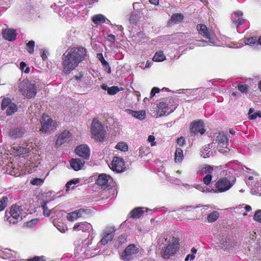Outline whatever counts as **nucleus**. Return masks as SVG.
<instances>
[{
    "label": "nucleus",
    "mask_w": 261,
    "mask_h": 261,
    "mask_svg": "<svg viewBox=\"0 0 261 261\" xmlns=\"http://www.w3.org/2000/svg\"><path fill=\"white\" fill-rule=\"evenodd\" d=\"M87 57L86 49L83 47L71 48L65 55L63 62V72L69 74L78 66Z\"/></svg>",
    "instance_id": "nucleus-1"
},
{
    "label": "nucleus",
    "mask_w": 261,
    "mask_h": 261,
    "mask_svg": "<svg viewBox=\"0 0 261 261\" xmlns=\"http://www.w3.org/2000/svg\"><path fill=\"white\" fill-rule=\"evenodd\" d=\"M165 241L166 243H163V246L161 249V255L164 259H168L171 256H173L179 248V243L176 238L174 237H170L169 238L162 239V241Z\"/></svg>",
    "instance_id": "nucleus-2"
},
{
    "label": "nucleus",
    "mask_w": 261,
    "mask_h": 261,
    "mask_svg": "<svg viewBox=\"0 0 261 261\" xmlns=\"http://www.w3.org/2000/svg\"><path fill=\"white\" fill-rule=\"evenodd\" d=\"M197 30L198 33L204 37L205 39L196 41L195 45L197 46H205L204 44L206 43L207 45H216V39L214 34L210 33V30L207 27L202 24H198L197 25Z\"/></svg>",
    "instance_id": "nucleus-3"
},
{
    "label": "nucleus",
    "mask_w": 261,
    "mask_h": 261,
    "mask_svg": "<svg viewBox=\"0 0 261 261\" xmlns=\"http://www.w3.org/2000/svg\"><path fill=\"white\" fill-rule=\"evenodd\" d=\"M92 137L99 142L104 140L106 135V130L101 123L96 118L93 119L91 127Z\"/></svg>",
    "instance_id": "nucleus-4"
},
{
    "label": "nucleus",
    "mask_w": 261,
    "mask_h": 261,
    "mask_svg": "<svg viewBox=\"0 0 261 261\" xmlns=\"http://www.w3.org/2000/svg\"><path fill=\"white\" fill-rule=\"evenodd\" d=\"M10 216L6 215L5 217L10 224H15L18 220H22L25 217V213L23 212L21 206L14 205L12 206L10 212Z\"/></svg>",
    "instance_id": "nucleus-5"
},
{
    "label": "nucleus",
    "mask_w": 261,
    "mask_h": 261,
    "mask_svg": "<svg viewBox=\"0 0 261 261\" xmlns=\"http://www.w3.org/2000/svg\"><path fill=\"white\" fill-rule=\"evenodd\" d=\"M20 91L28 98L34 97L37 94V89L34 84L23 81L20 86Z\"/></svg>",
    "instance_id": "nucleus-6"
},
{
    "label": "nucleus",
    "mask_w": 261,
    "mask_h": 261,
    "mask_svg": "<svg viewBox=\"0 0 261 261\" xmlns=\"http://www.w3.org/2000/svg\"><path fill=\"white\" fill-rule=\"evenodd\" d=\"M40 123L41 124V128L40 131L43 133H50V132L54 131L56 128V122L47 115L43 114L40 119Z\"/></svg>",
    "instance_id": "nucleus-7"
},
{
    "label": "nucleus",
    "mask_w": 261,
    "mask_h": 261,
    "mask_svg": "<svg viewBox=\"0 0 261 261\" xmlns=\"http://www.w3.org/2000/svg\"><path fill=\"white\" fill-rule=\"evenodd\" d=\"M1 108L3 110H6L7 115H11L17 111L16 105L12 102L10 98H4L2 102Z\"/></svg>",
    "instance_id": "nucleus-8"
},
{
    "label": "nucleus",
    "mask_w": 261,
    "mask_h": 261,
    "mask_svg": "<svg viewBox=\"0 0 261 261\" xmlns=\"http://www.w3.org/2000/svg\"><path fill=\"white\" fill-rule=\"evenodd\" d=\"M138 252L139 249L135 245H129L122 253L121 258L124 261H129Z\"/></svg>",
    "instance_id": "nucleus-9"
},
{
    "label": "nucleus",
    "mask_w": 261,
    "mask_h": 261,
    "mask_svg": "<svg viewBox=\"0 0 261 261\" xmlns=\"http://www.w3.org/2000/svg\"><path fill=\"white\" fill-rule=\"evenodd\" d=\"M218 149L221 151V148H226L228 145V138L227 136L223 133H219L217 135L212 143Z\"/></svg>",
    "instance_id": "nucleus-10"
},
{
    "label": "nucleus",
    "mask_w": 261,
    "mask_h": 261,
    "mask_svg": "<svg viewBox=\"0 0 261 261\" xmlns=\"http://www.w3.org/2000/svg\"><path fill=\"white\" fill-rule=\"evenodd\" d=\"M234 181L230 182L227 178L224 177L218 180L216 184L217 190L223 192L229 190L234 184Z\"/></svg>",
    "instance_id": "nucleus-11"
},
{
    "label": "nucleus",
    "mask_w": 261,
    "mask_h": 261,
    "mask_svg": "<svg viewBox=\"0 0 261 261\" xmlns=\"http://www.w3.org/2000/svg\"><path fill=\"white\" fill-rule=\"evenodd\" d=\"M109 167L114 171L118 173L121 172L124 169V161L122 158L114 157Z\"/></svg>",
    "instance_id": "nucleus-12"
},
{
    "label": "nucleus",
    "mask_w": 261,
    "mask_h": 261,
    "mask_svg": "<svg viewBox=\"0 0 261 261\" xmlns=\"http://www.w3.org/2000/svg\"><path fill=\"white\" fill-rule=\"evenodd\" d=\"M176 108V105H169L166 102H161L159 105V112L160 113V115L162 116L164 115H168L173 112Z\"/></svg>",
    "instance_id": "nucleus-13"
},
{
    "label": "nucleus",
    "mask_w": 261,
    "mask_h": 261,
    "mask_svg": "<svg viewBox=\"0 0 261 261\" xmlns=\"http://www.w3.org/2000/svg\"><path fill=\"white\" fill-rule=\"evenodd\" d=\"M76 153L85 159L88 160L90 154V150L88 145L82 144L78 146L75 150Z\"/></svg>",
    "instance_id": "nucleus-14"
},
{
    "label": "nucleus",
    "mask_w": 261,
    "mask_h": 261,
    "mask_svg": "<svg viewBox=\"0 0 261 261\" xmlns=\"http://www.w3.org/2000/svg\"><path fill=\"white\" fill-rule=\"evenodd\" d=\"M115 231L114 228L106 229L103 232V237L100 241V243L105 245L109 242L112 241L115 235Z\"/></svg>",
    "instance_id": "nucleus-15"
},
{
    "label": "nucleus",
    "mask_w": 261,
    "mask_h": 261,
    "mask_svg": "<svg viewBox=\"0 0 261 261\" xmlns=\"http://www.w3.org/2000/svg\"><path fill=\"white\" fill-rule=\"evenodd\" d=\"M191 133L196 134L200 133V134H203L205 130L204 128V123L202 121L198 120L194 122L192 124V127L191 128Z\"/></svg>",
    "instance_id": "nucleus-16"
},
{
    "label": "nucleus",
    "mask_w": 261,
    "mask_h": 261,
    "mask_svg": "<svg viewBox=\"0 0 261 261\" xmlns=\"http://www.w3.org/2000/svg\"><path fill=\"white\" fill-rule=\"evenodd\" d=\"M73 229L74 231H82L83 232H89L92 229L91 224L87 222H82L80 223H76Z\"/></svg>",
    "instance_id": "nucleus-17"
},
{
    "label": "nucleus",
    "mask_w": 261,
    "mask_h": 261,
    "mask_svg": "<svg viewBox=\"0 0 261 261\" xmlns=\"http://www.w3.org/2000/svg\"><path fill=\"white\" fill-rule=\"evenodd\" d=\"M243 13L241 11H237L231 16L232 22L237 26L242 25L246 22V20L243 18Z\"/></svg>",
    "instance_id": "nucleus-18"
},
{
    "label": "nucleus",
    "mask_w": 261,
    "mask_h": 261,
    "mask_svg": "<svg viewBox=\"0 0 261 261\" xmlns=\"http://www.w3.org/2000/svg\"><path fill=\"white\" fill-rule=\"evenodd\" d=\"M213 145L212 143L205 145L201 150V156L204 158H209L211 156H214L216 152V151L213 149Z\"/></svg>",
    "instance_id": "nucleus-19"
},
{
    "label": "nucleus",
    "mask_w": 261,
    "mask_h": 261,
    "mask_svg": "<svg viewBox=\"0 0 261 261\" xmlns=\"http://www.w3.org/2000/svg\"><path fill=\"white\" fill-rule=\"evenodd\" d=\"M87 210L81 208L79 210L68 213L67 215V219L70 221H73L82 217L84 213H86Z\"/></svg>",
    "instance_id": "nucleus-20"
},
{
    "label": "nucleus",
    "mask_w": 261,
    "mask_h": 261,
    "mask_svg": "<svg viewBox=\"0 0 261 261\" xmlns=\"http://www.w3.org/2000/svg\"><path fill=\"white\" fill-rule=\"evenodd\" d=\"M71 136V134L69 130H64L59 136L56 142V146H60L67 142Z\"/></svg>",
    "instance_id": "nucleus-21"
},
{
    "label": "nucleus",
    "mask_w": 261,
    "mask_h": 261,
    "mask_svg": "<svg viewBox=\"0 0 261 261\" xmlns=\"http://www.w3.org/2000/svg\"><path fill=\"white\" fill-rule=\"evenodd\" d=\"M85 162L80 159H72L70 162L71 167L75 171H79L83 168Z\"/></svg>",
    "instance_id": "nucleus-22"
},
{
    "label": "nucleus",
    "mask_w": 261,
    "mask_h": 261,
    "mask_svg": "<svg viewBox=\"0 0 261 261\" xmlns=\"http://www.w3.org/2000/svg\"><path fill=\"white\" fill-rule=\"evenodd\" d=\"M110 177V176L107 174H101L98 175L96 183L102 188L107 187L109 185L108 180Z\"/></svg>",
    "instance_id": "nucleus-23"
},
{
    "label": "nucleus",
    "mask_w": 261,
    "mask_h": 261,
    "mask_svg": "<svg viewBox=\"0 0 261 261\" xmlns=\"http://www.w3.org/2000/svg\"><path fill=\"white\" fill-rule=\"evenodd\" d=\"M3 35L5 39L13 41L16 38L17 34L15 30L6 29L3 31Z\"/></svg>",
    "instance_id": "nucleus-24"
},
{
    "label": "nucleus",
    "mask_w": 261,
    "mask_h": 261,
    "mask_svg": "<svg viewBox=\"0 0 261 261\" xmlns=\"http://www.w3.org/2000/svg\"><path fill=\"white\" fill-rule=\"evenodd\" d=\"M25 130L22 128L17 127L11 129L9 132V136L12 138H18L23 136L24 134Z\"/></svg>",
    "instance_id": "nucleus-25"
},
{
    "label": "nucleus",
    "mask_w": 261,
    "mask_h": 261,
    "mask_svg": "<svg viewBox=\"0 0 261 261\" xmlns=\"http://www.w3.org/2000/svg\"><path fill=\"white\" fill-rule=\"evenodd\" d=\"M96 57L100 61L104 70L108 73H110L111 67L109 63L105 60L103 55L101 53H98L97 54Z\"/></svg>",
    "instance_id": "nucleus-26"
},
{
    "label": "nucleus",
    "mask_w": 261,
    "mask_h": 261,
    "mask_svg": "<svg viewBox=\"0 0 261 261\" xmlns=\"http://www.w3.org/2000/svg\"><path fill=\"white\" fill-rule=\"evenodd\" d=\"M29 144L27 143L26 147L23 146H14L13 147V152L19 153V155H25L27 154L31 151L30 147H28Z\"/></svg>",
    "instance_id": "nucleus-27"
},
{
    "label": "nucleus",
    "mask_w": 261,
    "mask_h": 261,
    "mask_svg": "<svg viewBox=\"0 0 261 261\" xmlns=\"http://www.w3.org/2000/svg\"><path fill=\"white\" fill-rule=\"evenodd\" d=\"M126 111L132 115V116L140 120H142L145 118L146 113L144 111H134L130 110H126Z\"/></svg>",
    "instance_id": "nucleus-28"
},
{
    "label": "nucleus",
    "mask_w": 261,
    "mask_h": 261,
    "mask_svg": "<svg viewBox=\"0 0 261 261\" xmlns=\"http://www.w3.org/2000/svg\"><path fill=\"white\" fill-rule=\"evenodd\" d=\"M106 19V17L101 14L94 15L91 17L92 21L96 25H100L103 23Z\"/></svg>",
    "instance_id": "nucleus-29"
},
{
    "label": "nucleus",
    "mask_w": 261,
    "mask_h": 261,
    "mask_svg": "<svg viewBox=\"0 0 261 261\" xmlns=\"http://www.w3.org/2000/svg\"><path fill=\"white\" fill-rule=\"evenodd\" d=\"M64 11L65 13L64 14L63 13H61V12H59L60 15L64 16L66 14H67V16L71 17L74 15H77V11L71 6L66 7L64 9Z\"/></svg>",
    "instance_id": "nucleus-30"
},
{
    "label": "nucleus",
    "mask_w": 261,
    "mask_h": 261,
    "mask_svg": "<svg viewBox=\"0 0 261 261\" xmlns=\"http://www.w3.org/2000/svg\"><path fill=\"white\" fill-rule=\"evenodd\" d=\"M184 18V16L181 13H175L173 14L169 20V25L176 24L182 21Z\"/></svg>",
    "instance_id": "nucleus-31"
},
{
    "label": "nucleus",
    "mask_w": 261,
    "mask_h": 261,
    "mask_svg": "<svg viewBox=\"0 0 261 261\" xmlns=\"http://www.w3.org/2000/svg\"><path fill=\"white\" fill-rule=\"evenodd\" d=\"M145 208L144 207H136L133 210L129 213L130 217L133 218H139L143 214L144 211L142 209Z\"/></svg>",
    "instance_id": "nucleus-32"
},
{
    "label": "nucleus",
    "mask_w": 261,
    "mask_h": 261,
    "mask_svg": "<svg viewBox=\"0 0 261 261\" xmlns=\"http://www.w3.org/2000/svg\"><path fill=\"white\" fill-rule=\"evenodd\" d=\"M184 159L183 151L180 148H177L175 152V163H181Z\"/></svg>",
    "instance_id": "nucleus-33"
},
{
    "label": "nucleus",
    "mask_w": 261,
    "mask_h": 261,
    "mask_svg": "<svg viewBox=\"0 0 261 261\" xmlns=\"http://www.w3.org/2000/svg\"><path fill=\"white\" fill-rule=\"evenodd\" d=\"M213 171V167L209 165H207L199 169L198 172L201 175H204L205 174L211 173Z\"/></svg>",
    "instance_id": "nucleus-34"
},
{
    "label": "nucleus",
    "mask_w": 261,
    "mask_h": 261,
    "mask_svg": "<svg viewBox=\"0 0 261 261\" xmlns=\"http://www.w3.org/2000/svg\"><path fill=\"white\" fill-rule=\"evenodd\" d=\"M219 216V213L217 211H214L207 216V221L210 223L214 222L218 218Z\"/></svg>",
    "instance_id": "nucleus-35"
},
{
    "label": "nucleus",
    "mask_w": 261,
    "mask_h": 261,
    "mask_svg": "<svg viewBox=\"0 0 261 261\" xmlns=\"http://www.w3.org/2000/svg\"><path fill=\"white\" fill-rule=\"evenodd\" d=\"M165 56L163 51H159L156 53L153 57V60L155 62L163 61L165 59Z\"/></svg>",
    "instance_id": "nucleus-36"
},
{
    "label": "nucleus",
    "mask_w": 261,
    "mask_h": 261,
    "mask_svg": "<svg viewBox=\"0 0 261 261\" xmlns=\"http://www.w3.org/2000/svg\"><path fill=\"white\" fill-rule=\"evenodd\" d=\"M115 148L122 151H126L128 150V145L124 142H120L116 144Z\"/></svg>",
    "instance_id": "nucleus-37"
},
{
    "label": "nucleus",
    "mask_w": 261,
    "mask_h": 261,
    "mask_svg": "<svg viewBox=\"0 0 261 261\" xmlns=\"http://www.w3.org/2000/svg\"><path fill=\"white\" fill-rule=\"evenodd\" d=\"M47 202H45L43 205H42V207L43 210V215L45 217H48L51 213H54V209L53 208L51 210H49L48 207L47 206Z\"/></svg>",
    "instance_id": "nucleus-38"
},
{
    "label": "nucleus",
    "mask_w": 261,
    "mask_h": 261,
    "mask_svg": "<svg viewBox=\"0 0 261 261\" xmlns=\"http://www.w3.org/2000/svg\"><path fill=\"white\" fill-rule=\"evenodd\" d=\"M8 199L6 196L0 198V211L4 210L7 206Z\"/></svg>",
    "instance_id": "nucleus-39"
},
{
    "label": "nucleus",
    "mask_w": 261,
    "mask_h": 261,
    "mask_svg": "<svg viewBox=\"0 0 261 261\" xmlns=\"http://www.w3.org/2000/svg\"><path fill=\"white\" fill-rule=\"evenodd\" d=\"M80 180L78 178L72 179L67 182L66 184V191H68L70 190V186L72 185H76L79 183Z\"/></svg>",
    "instance_id": "nucleus-40"
},
{
    "label": "nucleus",
    "mask_w": 261,
    "mask_h": 261,
    "mask_svg": "<svg viewBox=\"0 0 261 261\" xmlns=\"http://www.w3.org/2000/svg\"><path fill=\"white\" fill-rule=\"evenodd\" d=\"M6 254V257L7 258H12L13 257H16V253L10 249H6L4 251Z\"/></svg>",
    "instance_id": "nucleus-41"
},
{
    "label": "nucleus",
    "mask_w": 261,
    "mask_h": 261,
    "mask_svg": "<svg viewBox=\"0 0 261 261\" xmlns=\"http://www.w3.org/2000/svg\"><path fill=\"white\" fill-rule=\"evenodd\" d=\"M35 42L33 40L30 41L27 44V50L30 54H32L34 50Z\"/></svg>",
    "instance_id": "nucleus-42"
},
{
    "label": "nucleus",
    "mask_w": 261,
    "mask_h": 261,
    "mask_svg": "<svg viewBox=\"0 0 261 261\" xmlns=\"http://www.w3.org/2000/svg\"><path fill=\"white\" fill-rule=\"evenodd\" d=\"M120 91L117 86H113L108 89V93L109 95H115Z\"/></svg>",
    "instance_id": "nucleus-43"
},
{
    "label": "nucleus",
    "mask_w": 261,
    "mask_h": 261,
    "mask_svg": "<svg viewBox=\"0 0 261 261\" xmlns=\"http://www.w3.org/2000/svg\"><path fill=\"white\" fill-rule=\"evenodd\" d=\"M149 152V148L145 146H141L139 148V155L143 156L144 155L147 154Z\"/></svg>",
    "instance_id": "nucleus-44"
},
{
    "label": "nucleus",
    "mask_w": 261,
    "mask_h": 261,
    "mask_svg": "<svg viewBox=\"0 0 261 261\" xmlns=\"http://www.w3.org/2000/svg\"><path fill=\"white\" fill-rule=\"evenodd\" d=\"M254 220L261 223V210H257L254 215Z\"/></svg>",
    "instance_id": "nucleus-45"
},
{
    "label": "nucleus",
    "mask_w": 261,
    "mask_h": 261,
    "mask_svg": "<svg viewBox=\"0 0 261 261\" xmlns=\"http://www.w3.org/2000/svg\"><path fill=\"white\" fill-rule=\"evenodd\" d=\"M212 179L211 173L207 174L203 178V181L206 185H208Z\"/></svg>",
    "instance_id": "nucleus-46"
},
{
    "label": "nucleus",
    "mask_w": 261,
    "mask_h": 261,
    "mask_svg": "<svg viewBox=\"0 0 261 261\" xmlns=\"http://www.w3.org/2000/svg\"><path fill=\"white\" fill-rule=\"evenodd\" d=\"M43 182L40 178H36L31 180V183L33 185H40Z\"/></svg>",
    "instance_id": "nucleus-47"
},
{
    "label": "nucleus",
    "mask_w": 261,
    "mask_h": 261,
    "mask_svg": "<svg viewBox=\"0 0 261 261\" xmlns=\"http://www.w3.org/2000/svg\"><path fill=\"white\" fill-rule=\"evenodd\" d=\"M238 89L242 93H246L248 90V86L246 85H239Z\"/></svg>",
    "instance_id": "nucleus-48"
},
{
    "label": "nucleus",
    "mask_w": 261,
    "mask_h": 261,
    "mask_svg": "<svg viewBox=\"0 0 261 261\" xmlns=\"http://www.w3.org/2000/svg\"><path fill=\"white\" fill-rule=\"evenodd\" d=\"M257 41V38L256 37L248 38L246 42V44L252 45L254 44Z\"/></svg>",
    "instance_id": "nucleus-49"
},
{
    "label": "nucleus",
    "mask_w": 261,
    "mask_h": 261,
    "mask_svg": "<svg viewBox=\"0 0 261 261\" xmlns=\"http://www.w3.org/2000/svg\"><path fill=\"white\" fill-rule=\"evenodd\" d=\"M227 242L226 241V239H225V240H224L223 239H222V240L220 241V244L221 245L220 247L222 248H223L224 250L228 249V248L227 247Z\"/></svg>",
    "instance_id": "nucleus-50"
},
{
    "label": "nucleus",
    "mask_w": 261,
    "mask_h": 261,
    "mask_svg": "<svg viewBox=\"0 0 261 261\" xmlns=\"http://www.w3.org/2000/svg\"><path fill=\"white\" fill-rule=\"evenodd\" d=\"M255 194L261 196V181L258 183L257 186L255 188Z\"/></svg>",
    "instance_id": "nucleus-51"
},
{
    "label": "nucleus",
    "mask_w": 261,
    "mask_h": 261,
    "mask_svg": "<svg viewBox=\"0 0 261 261\" xmlns=\"http://www.w3.org/2000/svg\"><path fill=\"white\" fill-rule=\"evenodd\" d=\"M257 117H261V112H254V113L252 114V115H250L249 117V118L251 120H254L256 119Z\"/></svg>",
    "instance_id": "nucleus-52"
},
{
    "label": "nucleus",
    "mask_w": 261,
    "mask_h": 261,
    "mask_svg": "<svg viewBox=\"0 0 261 261\" xmlns=\"http://www.w3.org/2000/svg\"><path fill=\"white\" fill-rule=\"evenodd\" d=\"M155 140V137L153 135H150L149 136L148 138V141L150 143H151V146H153L154 145H155V142L154 141Z\"/></svg>",
    "instance_id": "nucleus-53"
},
{
    "label": "nucleus",
    "mask_w": 261,
    "mask_h": 261,
    "mask_svg": "<svg viewBox=\"0 0 261 261\" xmlns=\"http://www.w3.org/2000/svg\"><path fill=\"white\" fill-rule=\"evenodd\" d=\"M200 206L199 205H197L196 206H186L187 211L188 212H194L195 210L198 208H199Z\"/></svg>",
    "instance_id": "nucleus-54"
},
{
    "label": "nucleus",
    "mask_w": 261,
    "mask_h": 261,
    "mask_svg": "<svg viewBox=\"0 0 261 261\" xmlns=\"http://www.w3.org/2000/svg\"><path fill=\"white\" fill-rule=\"evenodd\" d=\"M160 92V89L159 88H157V87H154L151 90V93H150V95H151V97H153L154 96V95L156 94V93H158L159 92Z\"/></svg>",
    "instance_id": "nucleus-55"
},
{
    "label": "nucleus",
    "mask_w": 261,
    "mask_h": 261,
    "mask_svg": "<svg viewBox=\"0 0 261 261\" xmlns=\"http://www.w3.org/2000/svg\"><path fill=\"white\" fill-rule=\"evenodd\" d=\"M177 143L179 146H183L185 143V140L184 137H181L177 140Z\"/></svg>",
    "instance_id": "nucleus-56"
},
{
    "label": "nucleus",
    "mask_w": 261,
    "mask_h": 261,
    "mask_svg": "<svg viewBox=\"0 0 261 261\" xmlns=\"http://www.w3.org/2000/svg\"><path fill=\"white\" fill-rule=\"evenodd\" d=\"M108 40L112 42V43H114L115 41V37L114 35L113 34H110V35H108Z\"/></svg>",
    "instance_id": "nucleus-57"
},
{
    "label": "nucleus",
    "mask_w": 261,
    "mask_h": 261,
    "mask_svg": "<svg viewBox=\"0 0 261 261\" xmlns=\"http://www.w3.org/2000/svg\"><path fill=\"white\" fill-rule=\"evenodd\" d=\"M136 15L132 14L129 18L130 22L132 23H135L136 22Z\"/></svg>",
    "instance_id": "nucleus-58"
},
{
    "label": "nucleus",
    "mask_w": 261,
    "mask_h": 261,
    "mask_svg": "<svg viewBox=\"0 0 261 261\" xmlns=\"http://www.w3.org/2000/svg\"><path fill=\"white\" fill-rule=\"evenodd\" d=\"M195 255L194 254H188L187 255L185 261H188L189 259L193 260L195 258Z\"/></svg>",
    "instance_id": "nucleus-59"
},
{
    "label": "nucleus",
    "mask_w": 261,
    "mask_h": 261,
    "mask_svg": "<svg viewBox=\"0 0 261 261\" xmlns=\"http://www.w3.org/2000/svg\"><path fill=\"white\" fill-rule=\"evenodd\" d=\"M41 57L43 60H45L47 58L46 51L45 50H42Z\"/></svg>",
    "instance_id": "nucleus-60"
},
{
    "label": "nucleus",
    "mask_w": 261,
    "mask_h": 261,
    "mask_svg": "<svg viewBox=\"0 0 261 261\" xmlns=\"http://www.w3.org/2000/svg\"><path fill=\"white\" fill-rule=\"evenodd\" d=\"M195 188L196 189H197V190H199V191H202V192H205V188L202 187L201 186H200V185H197L196 186H195Z\"/></svg>",
    "instance_id": "nucleus-61"
},
{
    "label": "nucleus",
    "mask_w": 261,
    "mask_h": 261,
    "mask_svg": "<svg viewBox=\"0 0 261 261\" xmlns=\"http://www.w3.org/2000/svg\"><path fill=\"white\" fill-rule=\"evenodd\" d=\"M149 1L151 4L155 6H157L159 4V0H149Z\"/></svg>",
    "instance_id": "nucleus-62"
},
{
    "label": "nucleus",
    "mask_w": 261,
    "mask_h": 261,
    "mask_svg": "<svg viewBox=\"0 0 261 261\" xmlns=\"http://www.w3.org/2000/svg\"><path fill=\"white\" fill-rule=\"evenodd\" d=\"M38 222L37 219H33L29 222L28 224L29 225H35Z\"/></svg>",
    "instance_id": "nucleus-63"
},
{
    "label": "nucleus",
    "mask_w": 261,
    "mask_h": 261,
    "mask_svg": "<svg viewBox=\"0 0 261 261\" xmlns=\"http://www.w3.org/2000/svg\"><path fill=\"white\" fill-rule=\"evenodd\" d=\"M26 64L23 62H21L20 64V67L21 70H24V68L26 67Z\"/></svg>",
    "instance_id": "nucleus-64"
}]
</instances>
